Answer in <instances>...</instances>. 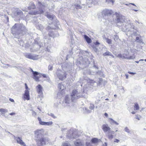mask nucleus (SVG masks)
<instances>
[{"instance_id":"1","label":"nucleus","mask_w":146,"mask_h":146,"mask_svg":"<svg viewBox=\"0 0 146 146\" xmlns=\"http://www.w3.org/2000/svg\"><path fill=\"white\" fill-rule=\"evenodd\" d=\"M27 30L25 27L21 24H15L12 28L11 31L12 34L15 36L23 34L27 32Z\"/></svg>"},{"instance_id":"2","label":"nucleus","mask_w":146,"mask_h":146,"mask_svg":"<svg viewBox=\"0 0 146 146\" xmlns=\"http://www.w3.org/2000/svg\"><path fill=\"white\" fill-rule=\"evenodd\" d=\"M82 93L83 92H81L80 90L78 89L73 90L71 94V100L73 101L75 100L82 97L83 96Z\"/></svg>"},{"instance_id":"3","label":"nucleus","mask_w":146,"mask_h":146,"mask_svg":"<svg viewBox=\"0 0 146 146\" xmlns=\"http://www.w3.org/2000/svg\"><path fill=\"white\" fill-rule=\"evenodd\" d=\"M36 140L37 146H44L48 144L49 141L48 138L44 137L36 139Z\"/></svg>"},{"instance_id":"4","label":"nucleus","mask_w":146,"mask_h":146,"mask_svg":"<svg viewBox=\"0 0 146 146\" xmlns=\"http://www.w3.org/2000/svg\"><path fill=\"white\" fill-rule=\"evenodd\" d=\"M115 15L116 16V18L115 20V22L117 23H120L121 24H122L123 22H125L126 23H130V21H127L126 20L124 17L123 16L117 13H115Z\"/></svg>"},{"instance_id":"5","label":"nucleus","mask_w":146,"mask_h":146,"mask_svg":"<svg viewBox=\"0 0 146 146\" xmlns=\"http://www.w3.org/2000/svg\"><path fill=\"white\" fill-rule=\"evenodd\" d=\"M88 73L89 74L98 75L100 76H102L103 74L101 71L98 70L97 68L95 66H94V68H93V70L92 71L90 70H88Z\"/></svg>"},{"instance_id":"6","label":"nucleus","mask_w":146,"mask_h":146,"mask_svg":"<svg viewBox=\"0 0 146 146\" xmlns=\"http://www.w3.org/2000/svg\"><path fill=\"white\" fill-rule=\"evenodd\" d=\"M44 130L43 129H37L34 131L35 137L36 139L43 137Z\"/></svg>"},{"instance_id":"7","label":"nucleus","mask_w":146,"mask_h":146,"mask_svg":"<svg viewBox=\"0 0 146 146\" xmlns=\"http://www.w3.org/2000/svg\"><path fill=\"white\" fill-rule=\"evenodd\" d=\"M56 74L59 79L61 80L65 79L66 77V72L60 70H57Z\"/></svg>"},{"instance_id":"8","label":"nucleus","mask_w":146,"mask_h":146,"mask_svg":"<svg viewBox=\"0 0 146 146\" xmlns=\"http://www.w3.org/2000/svg\"><path fill=\"white\" fill-rule=\"evenodd\" d=\"M24 55L25 57L28 58L33 60H36L38 59V55L33 54L29 53H26Z\"/></svg>"},{"instance_id":"9","label":"nucleus","mask_w":146,"mask_h":146,"mask_svg":"<svg viewBox=\"0 0 146 146\" xmlns=\"http://www.w3.org/2000/svg\"><path fill=\"white\" fill-rule=\"evenodd\" d=\"M128 25L130 28V29L128 31V32H130V34L131 35L136 36L137 35V32L134 30L135 29L134 26L133 25V24L129 23V24H128Z\"/></svg>"},{"instance_id":"10","label":"nucleus","mask_w":146,"mask_h":146,"mask_svg":"<svg viewBox=\"0 0 146 146\" xmlns=\"http://www.w3.org/2000/svg\"><path fill=\"white\" fill-rule=\"evenodd\" d=\"M102 129L104 132H108V133H111L113 134L114 133V131L113 130H111L110 128L107 124H104L102 126Z\"/></svg>"},{"instance_id":"11","label":"nucleus","mask_w":146,"mask_h":146,"mask_svg":"<svg viewBox=\"0 0 146 146\" xmlns=\"http://www.w3.org/2000/svg\"><path fill=\"white\" fill-rule=\"evenodd\" d=\"M14 139L18 143L20 144L22 146H26L24 142L23 141L21 138L19 137H15Z\"/></svg>"},{"instance_id":"12","label":"nucleus","mask_w":146,"mask_h":146,"mask_svg":"<svg viewBox=\"0 0 146 146\" xmlns=\"http://www.w3.org/2000/svg\"><path fill=\"white\" fill-rule=\"evenodd\" d=\"M33 78L37 82L39 81V78L41 76V74L37 72V73L34 74L33 75Z\"/></svg>"},{"instance_id":"13","label":"nucleus","mask_w":146,"mask_h":146,"mask_svg":"<svg viewBox=\"0 0 146 146\" xmlns=\"http://www.w3.org/2000/svg\"><path fill=\"white\" fill-rule=\"evenodd\" d=\"M74 144V146H84V142L82 141L77 140L75 141Z\"/></svg>"},{"instance_id":"14","label":"nucleus","mask_w":146,"mask_h":146,"mask_svg":"<svg viewBox=\"0 0 146 146\" xmlns=\"http://www.w3.org/2000/svg\"><path fill=\"white\" fill-rule=\"evenodd\" d=\"M112 11L110 10L105 9L102 12L103 14L105 15L109 16L113 14Z\"/></svg>"},{"instance_id":"15","label":"nucleus","mask_w":146,"mask_h":146,"mask_svg":"<svg viewBox=\"0 0 146 146\" xmlns=\"http://www.w3.org/2000/svg\"><path fill=\"white\" fill-rule=\"evenodd\" d=\"M24 98L27 100H30V95L29 94V92L27 90H25V93L24 95Z\"/></svg>"},{"instance_id":"16","label":"nucleus","mask_w":146,"mask_h":146,"mask_svg":"<svg viewBox=\"0 0 146 146\" xmlns=\"http://www.w3.org/2000/svg\"><path fill=\"white\" fill-rule=\"evenodd\" d=\"M16 10L13 12L14 15L15 16H21L23 15V12L20 10L16 9Z\"/></svg>"},{"instance_id":"17","label":"nucleus","mask_w":146,"mask_h":146,"mask_svg":"<svg viewBox=\"0 0 146 146\" xmlns=\"http://www.w3.org/2000/svg\"><path fill=\"white\" fill-rule=\"evenodd\" d=\"M36 88L37 92L38 94L40 95H42V87L39 84L37 86Z\"/></svg>"},{"instance_id":"18","label":"nucleus","mask_w":146,"mask_h":146,"mask_svg":"<svg viewBox=\"0 0 146 146\" xmlns=\"http://www.w3.org/2000/svg\"><path fill=\"white\" fill-rule=\"evenodd\" d=\"M69 96L68 95H67L66 96L64 100V102L66 103L69 104L70 102V101Z\"/></svg>"},{"instance_id":"19","label":"nucleus","mask_w":146,"mask_h":146,"mask_svg":"<svg viewBox=\"0 0 146 146\" xmlns=\"http://www.w3.org/2000/svg\"><path fill=\"white\" fill-rule=\"evenodd\" d=\"M29 5V6L28 7V8L29 9H35V6L34 4L33 3H30Z\"/></svg>"},{"instance_id":"20","label":"nucleus","mask_w":146,"mask_h":146,"mask_svg":"<svg viewBox=\"0 0 146 146\" xmlns=\"http://www.w3.org/2000/svg\"><path fill=\"white\" fill-rule=\"evenodd\" d=\"M84 38L88 43H90L91 42V41L90 38L86 35H84Z\"/></svg>"},{"instance_id":"21","label":"nucleus","mask_w":146,"mask_h":146,"mask_svg":"<svg viewBox=\"0 0 146 146\" xmlns=\"http://www.w3.org/2000/svg\"><path fill=\"white\" fill-rule=\"evenodd\" d=\"M53 124V122L50 121L48 122H44L42 125H43L50 126L52 125Z\"/></svg>"},{"instance_id":"22","label":"nucleus","mask_w":146,"mask_h":146,"mask_svg":"<svg viewBox=\"0 0 146 146\" xmlns=\"http://www.w3.org/2000/svg\"><path fill=\"white\" fill-rule=\"evenodd\" d=\"M103 55L104 56H111L112 57H114V56L111 54V53L109 51H107L105 53H104L103 54Z\"/></svg>"},{"instance_id":"23","label":"nucleus","mask_w":146,"mask_h":146,"mask_svg":"<svg viewBox=\"0 0 146 146\" xmlns=\"http://www.w3.org/2000/svg\"><path fill=\"white\" fill-rule=\"evenodd\" d=\"M45 15L48 18L51 20H52L54 19V17H55L54 15H51L48 14H47V15Z\"/></svg>"},{"instance_id":"24","label":"nucleus","mask_w":146,"mask_h":146,"mask_svg":"<svg viewBox=\"0 0 146 146\" xmlns=\"http://www.w3.org/2000/svg\"><path fill=\"white\" fill-rule=\"evenodd\" d=\"M104 39L105 40L106 42L109 44H111V40L110 39L107 38L106 37H104Z\"/></svg>"},{"instance_id":"25","label":"nucleus","mask_w":146,"mask_h":146,"mask_svg":"<svg viewBox=\"0 0 146 146\" xmlns=\"http://www.w3.org/2000/svg\"><path fill=\"white\" fill-rule=\"evenodd\" d=\"M135 57L133 56H130L129 57H128L127 55H126V56H123V58L125 59H133L135 58Z\"/></svg>"},{"instance_id":"26","label":"nucleus","mask_w":146,"mask_h":146,"mask_svg":"<svg viewBox=\"0 0 146 146\" xmlns=\"http://www.w3.org/2000/svg\"><path fill=\"white\" fill-rule=\"evenodd\" d=\"M58 87L59 89L60 90H63L64 88V86L61 83L58 84Z\"/></svg>"},{"instance_id":"27","label":"nucleus","mask_w":146,"mask_h":146,"mask_svg":"<svg viewBox=\"0 0 146 146\" xmlns=\"http://www.w3.org/2000/svg\"><path fill=\"white\" fill-rule=\"evenodd\" d=\"M108 137L109 139L111 140L113 138V134L111 133H108Z\"/></svg>"},{"instance_id":"28","label":"nucleus","mask_w":146,"mask_h":146,"mask_svg":"<svg viewBox=\"0 0 146 146\" xmlns=\"http://www.w3.org/2000/svg\"><path fill=\"white\" fill-rule=\"evenodd\" d=\"M98 139L96 138H93L91 140V142L92 143H96L98 142Z\"/></svg>"},{"instance_id":"29","label":"nucleus","mask_w":146,"mask_h":146,"mask_svg":"<svg viewBox=\"0 0 146 146\" xmlns=\"http://www.w3.org/2000/svg\"><path fill=\"white\" fill-rule=\"evenodd\" d=\"M69 132L70 133V134H68V136L70 138H74V133L72 132V131L71 130H70Z\"/></svg>"},{"instance_id":"30","label":"nucleus","mask_w":146,"mask_h":146,"mask_svg":"<svg viewBox=\"0 0 146 146\" xmlns=\"http://www.w3.org/2000/svg\"><path fill=\"white\" fill-rule=\"evenodd\" d=\"M7 111V109L1 108L0 109V112H1L3 114H4L5 113H6Z\"/></svg>"},{"instance_id":"31","label":"nucleus","mask_w":146,"mask_h":146,"mask_svg":"<svg viewBox=\"0 0 146 146\" xmlns=\"http://www.w3.org/2000/svg\"><path fill=\"white\" fill-rule=\"evenodd\" d=\"M92 0H88L87 2V6L88 7H90L91 6V4L92 3Z\"/></svg>"},{"instance_id":"32","label":"nucleus","mask_w":146,"mask_h":146,"mask_svg":"<svg viewBox=\"0 0 146 146\" xmlns=\"http://www.w3.org/2000/svg\"><path fill=\"white\" fill-rule=\"evenodd\" d=\"M29 13V14L31 15H36L37 14L39 13H38L36 11H30Z\"/></svg>"},{"instance_id":"33","label":"nucleus","mask_w":146,"mask_h":146,"mask_svg":"<svg viewBox=\"0 0 146 146\" xmlns=\"http://www.w3.org/2000/svg\"><path fill=\"white\" fill-rule=\"evenodd\" d=\"M110 119L111 120V123H115L117 125H118L119 123L115 121L114 120L110 118Z\"/></svg>"},{"instance_id":"34","label":"nucleus","mask_w":146,"mask_h":146,"mask_svg":"<svg viewBox=\"0 0 146 146\" xmlns=\"http://www.w3.org/2000/svg\"><path fill=\"white\" fill-rule=\"evenodd\" d=\"M62 146H71L70 144L67 142H66L62 143Z\"/></svg>"},{"instance_id":"35","label":"nucleus","mask_w":146,"mask_h":146,"mask_svg":"<svg viewBox=\"0 0 146 146\" xmlns=\"http://www.w3.org/2000/svg\"><path fill=\"white\" fill-rule=\"evenodd\" d=\"M37 28L38 29H39L40 30H42L43 29V26L40 25H38L37 26Z\"/></svg>"},{"instance_id":"36","label":"nucleus","mask_w":146,"mask_h":146,"mask_svg":"<svg viewBox=\"0 0 146 146\" xmlns=\"http://www.w3.org/2000/svg\"><path fill=\"white\" fill-rule=\"evenodd\" d=\"M48 114L49 115L52 117L53 118H56V117L52 113H48Z\"/></svg>"},{"instance_id":"37","label":"nucleus","mask_w":146,"mask_h":146,"mask_svg":"<svg viewBox=\"0 0 146 146\" xmlns=\"http://www.w3.org/2000/svg\"><path fill=\"white\" fill-rule=\"evenodd\" d=\"M38 120L39 123L40 125H42L44 122V121H42L41 118L39 117H38Z\"/></svg>"},{"instance_id":"38","label":"nucleus","mask_w":146,"mask_h":146,"mask_svg":"<svg viewBox=\"0 0 146 146\" xmlns=\"http://www.w3.org/2000/svg\"><path fill=\"white\" fill-rule=\"evenodd\" d=\"M124 131H125L127 132L128 133H130L131 131L127 127H125L124 128Z\"/></svg>"},{"instance_id":"39","label":"nucleus","mask_w":146,"mask_h":146,"mask_svg":"<svg viewBox=\"0 0 146 146\" xmlns=\"http://www.w3.org/2000/svg\"><path fill=\"white\" fill-rule=\"evenodd\" d=\"M95 107L94 106L93 104H90V106L89 107V109L91 110H94Z\"/></svg>"},{"instance_id":"40","label":"nucleus","mask_w":146,"mask_h":146,"mask_svg":"<svg viewBox=\"0 0 146 146\" xmlns=\"http://www.w3.org/2000/svg\"><path fill=\"white\" fill-rule=\"evenodd\" d=\"M134 107V108L136 109V110H139V107L138 104H137V103H136L135 104Z\"/></svg>"},{"instance_id":"41","label":"nucleus","mask_w":146,"mask_h":146,"mask_svg":"<svg viewBox=\"0 0 146 146\" xmlns=\"http://www.w3.org/2000/svg\"><path fill=\"white\" fill-rule=\"evenodd\" d=\"M141 118V116L139 115H136L135 119L139 120Z\"/></svg>"},{"instance_id":"42","label":"nucleus","mask_w":146,"mask_h":146,"mask_svg":"<svg viewBox=\"0 0 146 146\" xmlns=\"http://www.w3.org/2000/svg\"><path fill=\"white\" fill-rule=\"evenodd\" d=\"M81 1V4L83 5L84 4V3L86 2V0H80Z\"/></svg>"},{"instance_id":"43","label":"nucleus","mask_w":146,"mask_h":146,"mask_svg":"<svg viewBox=\"0 0 146 146\" xmlns=\"http://www.w3.org/2000/svg\"><path fill=\"white\" fill-rule=\"evenodd\" d=\"M91 142H86L85 144V146H91Z\"/></svg>"},{"instance_id":"44","label":"nucleus","mask_w":146,"mask_h":146,"mask_svg":"<svg viewBox=\"0 0 146 146\" xmlns=\"http://www.w3.org/2000/svg\"><path fill=\"white\" fill-rule=\"evenodd\" d=\"M74 5L77 7V8L82 9V7H81L78 4H75Z\"/></svg>"},{"instance_id":"45","label":"nucleus","mask_w":146,"mask_h":146,"mask_svg":"<svg viewBox=\"0 0 146 146\" xmlns=\"http://www.w3.org/2000/svg\"><path fill=\"white\" fill-rule=\"evenodd\" d=\"M32 115L33 116H34V117H36V113L35 111H32Z\"/></svg>"},{"instance_id":"46","label":"nucleus","mask_w":146,"mask_h":146,"mask_svg":"<svg viewBox=\"0 0 146 146\" xmlns=\"http://www.w3.org/2000/svg\"><path fill=\"white\" fill-rule=\"evenodd\" d=\"M123 56V55L122 54H119L117 55V56L118 57H119L120 58H123V56Z\"/></svg>"},{"instance_id":"47","label":"nucleus","mask_w":146,"mask_h":146,"mask_svg":"<svg viewBox=\"0 0 146 146\" xmlns=\"http://www.w3.org/2000/svg\"><path fill=\"white\" fill-rule=\"evenodd\" d=\"M48 69L50 70H52V66L51 65H49L48 66Z\"/></svg>"},{"instance_id":"48","label":"nucleus","mask_w":146,"mask_h":146,"mask_svg":"<svg viewBox=\"0 0 146 146\" xmlns=\"http://www.w3.org/2000/svg\"><path fill=\"white\" fill-rule=\"evenodd\" d=\"M120 141V140L119 139H115L114 140V142L115 143H118Z\"/></svg>"},{"instance_id":"49","label":"nucleus","mask_w":146,"mask_h":146,"mask_svg":"<svg viewBox=\"0 0 146 146\" xmlns=\"http://www.w3.org/2000/svg\"><path fill=\"white\" fill-rule=\"evenodd\" d=\"M85 110H86V111L88 113H90L91 112V111H90V110H89L85 108Z\"/></svg>"},{"instance_id":"50","label":"nucleus","mask_w":146,"mask_h":146,"mask_svg":"<svg viewBox=\"0 0 146 146\" xmlns=\"http://www.w3.org/2000/svg\"><path fill=\"white\" fill-rule=\"evenodd\" d=\"M136 40L137 41H137L138 42H140V40H139V37H136Z\"/></svg>"},{"instance_id":"51","label":"nucleus","mask_w":146,"mask_h":146,"mask_svg":"<svg viewBox=\"0 0 146 146\" xmlns=\"http://www.w3.org/2000/svg\"><path fill=\"white\" fill-rule=\"evenodd\" d=\"M31 71L33 72V75L34 74L37 73V72L33 71V70L32 69H31Z\"/></svg>"},{"instance_id":"52","label":"nucleus","mask_w":146,"mask_h":146,"mask_svg":"<svg viewBox=\"0 0 146 146\" xmlns=\"http://www.w3.org/2000/svg\"><path fill=\"white\" fill-rule=\"evenodd\" d=\"M41 74V76H42L43 77H44V78H46V74Z\"/></svg>"},{"instance_id":"53","label":"nucleus","mask_w":146,"mask_h":146,"mask_svg":"<svg viewBox=\"0 0 146 146\" xmlns=\"http://www.w3.org/2000/svg\"><path fill=\"white\" fill-rule=\"evenodd\" d=\"M9 100L12 102H14V100L12 99H11V98H10L9 99Z\"/></svg>"},{"instance_id":"54","label":"nucleus","mask_w":146,"mask_h":146,"mask_svg":"<svg viewBox=\"0 0 146 146\" xmlns=\"http://www.w3.org/2000/svg\"><path fill=\"white\" fill-rule=\"evenodd\" d=\"M109 3H110V2H111V3H113L114 2V1H113V0H109Z\"/></svg>"},{"instance_id":"55","label":"nucleus","mask_w":146,"mask_h":146,"mask_svg":"<svg viewBox=\"0 0 146 146\" xmlns=\"http://www.w3.org/2000/svg\"><path fill=\"white\" fill-rule=\"evenodd\" d=\"M115 38H114V40H115V39L116 38V40H117V39H118V38H119V37L118 36H117V35H116V36H115Z\"/></svg>"},{"instance_id":"56","label":"nucleus","mask_w":146,"mask_h":146,"mask_svg":"<svg viewBox=\"0 0 146 146\" xmlns=\"http://www.w3.org/2000/svg\"><path fill=\"white\" fill-rule=\"evenodd\" d=\"M128 73L134 75V74H135V73H134L132 72H129Z\"/></svg>"},{"instance_id":"57","label":"nucleus","mask_w":146,"mask_h":146,"mask_svg":"<svg viewBox=\"0 0 146 146\" xmlns=\"http://www.w3.org/2000/svg\"><path fill=\"white\" fill-rule=\"evenodd\" d=\"M15 113H11L9 114V115H15Z\"/></svg>"},{"instance_id":"58","label":"nucleus","mask_w":146,"mask_h":146,"mask_svg":"<svg viewBox=\"0 0 146 146\" xmlns=\"http://www.w3.org/2000/svg\"><path fill=\"white\" fill-rule=\"evenodd\" d=\"M104 115L106 117H107L108 115V114L107 113H105L104 114Z\"/></svg>"},{"instance_id":"59","label":"nucleus","mask_w":146,"mask_h":146,"mask_svg":"<svg viewBox=\"0 0 146 146\" xmlns=\"http://www.w3.org/2000/svg\"><path fill=\"white\" fill-rule=\"evenodd\" d=\"M129 4H131L132 5H134V6H136V5L134 3H129Z\"/></svg>"},{"instance_id":"60","label":"nucleus","mask_w":146,"mask_h":146,"mask_svg":"<svg viewBox=\"0 0 146 146\" xmlns=\"http://www.w3.org/2000/svg\"><path fill=\"white\" fill-rule=\"evenodd\" d=\"M136 111H133L132 112H131V113L132 114H135L136 113Z\"/></svg>"},{"instance_id":"61","label":"nucleus","mask_w":146,"mask_h":146,"mask_svg":"<svg viewBox=\"0 0 146 146\" xmlns=\"http://www.w3.org/2000/svg\"><path fill=\"white\" fill-rule=\"evenodd\" d=\"M105 2H107L108 3H109V0H105Z\"/></svg>"},{"instance_id":"62","label":"nucleus","mask_w":146,"mask_h":146,"mask_svg":"<svg viewBox=\"0 0 146 146\" xmlns=\"http://www.w3.org/2000/svg\"><path fill=\"white\" fill-rule=\"evenodd\" d=\"M104 146L105 145V146H107V144L106 143H105L103 145Z\"/></svg>"},{"instance_id":"63","label":"nucleus","mask_w":146,"mask_h":146,"mask_svg":"<svg viewBox=\"0 0 146 146\" xmlns=\"http://www.w3.org/2000/svg\"><path fill=\"white\" fill-rule=\"evenodd\" d=\"M25 84V86H26V89L27 88H28V87H27V85L26 84Z\"/></svg>"},{"instance_id":"64","label":"nucleus","mask_w":146,"mask_h":146,"mask_svg":"<svg viewBox=\"0 0 146 146\" xmlns=\"http://www.w3.org/2000/svg\"><path fill=\"white\" fill-rule=\"evenodd\" d=\"M43 10H41L40 11V13H43Z\"/></svg>"}]
</instances>
